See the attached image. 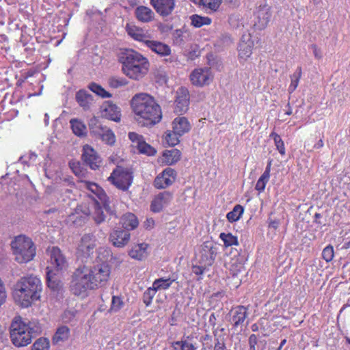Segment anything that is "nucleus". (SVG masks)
Listing matches in <instances>:
<instances>
[{
    "mask_svg": "<svg viewBox=\"0 0 350 350\" xmlns=\"http://www.w3.org/2000/svg\"><path fill=\"white\" fill-rule=\"evenodd\" d=\"M248 342L250 347H256L258 342V338L256 335L254 334L250 335L248 339Z\"/></svg>",
    "mask_w": 350,
    "mask_h": 350,
    "instance_id": "e2e57ef3",
    "label": "nucleus"
},
{
    "mask_svg": "<svg viewBox=\"0 0 350 350\" xmlns=\"http://www.w3.org/2000/svg\"><path fill=\"white\" fill-rule=\"evenodd\" d=\"M334 256V247L331 245L326 246L322 252V258L327 262L332 260Z\"/></svg>",
    "mask_w": 350,
    "mask_h": 350,
    "instance_id": "864d4df0",
    "label": "nucleus"
},
{
    "mask_svg": "<svg viewBox=\"0 0 350 350\" xmlns=\"http://www.w3.org/2000/svg\"><path fill=\"white\" fill-rule=\"evenodd\" d=\"M217 247L213 241L204 242L199 254L198 263L204 265H213L217 255Z\"/></svg>",
    "mask_w": 350,
    "mask_h": 350,
    "instance_id": "9d476101",
    "label": "nucleus"
},
{
    "mask_svg": "<svg viewBox=\"0 0 350 350\" xmlns=\"http://www.w3.org/2000/svg\"><path fill=\"white\" fill-rule=\"evenodd\" d=\"M189 98L188 90L183 87L178 88L176 92L175 100V111L180 114L185 113L189 108Z\"/></svg>",
    "mask_w": 350,
    "mask_h": 350,
    "instance_id": "f3484780",
    "label": "nucleus"
},
{
    "mask_svg": "<svg viewBox=\"0 0 350 350\" xmlns=\"http://www.w3.org/2000/svg\"><path fill=\"white\" fill-rule=\"evenodd\" d=\"M150 4L159 15L167 16L174 9L175 0H150Z\"/></svg>",
    "mask_w": 350,
    "mask_h": 350,
    "instance_id": "a211bd4d",
    "label": "nucleus"
},
{
    "mask_svg": "<svg viewBox=\"0 0 350 350\" xmlns=\"http://www.w3.org/2000/svg\"><path fill=\"white\" fill-rule=\"evenodd\" d=\"M157 291L153 286L148 288L143 294V302L146 306H149L155 296Z\"/></svg>",
    "mask_w": 350,
    "mask_h": 350,
    "instance_id": "8fccbe9b",
    "label": "nucleus"
},
{
    "mask_svg": "<svg viewBox=\"0 0 350 350\" xmlns=\"http://www.w3.org/2000/svg\"><path fill=\"white\" fill-rule=\"evenodd\" d=\"M180 156L181 152L178 149L166 150L163 152V160L165 164L172 165L180 160Z\"/></svg>",
    "mask_w": 350,
    "mask_h": 350,
    "instance_id": "c756f323",
    "label": "nucleus"
},
{
    "mask_svg": "<svg viewBox=\"0 0 350 350\" xmlns=\"http://www.w3.org/2000/svg\"><path fill=\"white\" fill-rule=\"evenodd\" d=\"M254 16V27L259 30L265 29L271 16L270 7L267 5H259L255 11Z\"/></svg>",
    "mask_w": 350,
    "mask_h": 350,
    "instance_id": "f8f14e48",
    "label": "nucleus"
},
{
    "mask_svg": "<svg viewBox=\"0 0 350 350\" xmlns=\"http://www.w3.org/2000/svg\"><path fill=\"white\" fill-rule=\"evenodd\" d=\"M145 45L152 52L161 55L167 56L171 53V49L167 45L161 42L148 39Z\"/></svg>",
    "mask_w": 350,
    "mask_h": 350,
    "instance_id": "5701e85b",
    "label": "nucleus"
},
{
    "mask_svg": "<svg viewBox=\"0 0 350 350\" xmlns=\"http://www.w3.org/2000/svg\"><path fill=\"white\" fill-rule=\"evenodd\" d=\"M70 336V330L66 325H61L56 329L53 338L52 343L54 345H62L67 342Z\"/></svg>",
    "mask_w": 350,
    "mask_h": 350,
    "instance_id": "393cba45",
    "label": "nucleus"
},
{
    "mask_svg": "<svg viewBox=\"0 0 350 350\" xmlns=\"http://www.w3.org/2000/svg\"><path fill=\"white\" fill-rule=\"evenodd\" d=\"M70 124L72 132L78 137H84L87 134V128L85 124L78 119H71Z\"/></svg>",
    "mask_w": 350,
    "mask_h": 350,
    "instance_id": "473e14b6",
    "label": "nucleus"
},
{
    "mask_svg": "<svg viewBox=\"0 0 350 350\" xmlns=\"http://www.w3.org/2000/svg\"><path fill=\"white\" fill-rule=\"evenodd\" d=\"M310 48L312 50L313 55L316 59H321L323 57L321 50L316 44H311Z\"/></svg>",
    "mask_w": 350,
    "mask_h": 350,
    "instance_id": "052dcab7",
    "label": "nucleus"
},
{
    "mask_svg": "<svg viewBox=\"0 0 350 350\" xmlns=\"http://www.w3.org/2000/svg\"><path fill=\"white\" fill-rule=\"evenodd\" d=\"M179 137L174 131H167L164 135L165 140L170 146L178 144L180 142Z\"/></svg>",
    "mask_w": 350,
    "mask_h": 350,
    "instance_id": "de8ad7c7",
    "label": "nucleus"
},
{
    "mask_svg": "<svg viewBox=\"0 0 350 350\" xmlns=\"http://www.w3.org/2000/svg\"><path fill=\"white\" fill-rule=\"evenodd\" d=\"M191 24L196 27L200 28L203 25H208L211 23V19L206 16H202L198 14H193L190 16Z\"/></svg>",
    "mask_w": 350,
    "mask_h": 350,
    "instance_id": "4c0bfd02",
    "label": "nucleus"
},
{
    "mask_svg": "<svg viewBox=\"0 0 350 350\" xmlns=\"http://www.w3.org/2000/svg\"><path fill=\"white\" fill-rule=\"evenodd\" d=\"M271 166V161L266 167V169L265 172L262 173V174L260 176L259 179L258 180L255 189L258 191L259 192H262L265 190V186L267 183H268L270 177V167Z\"/></svg>",
    "mask_w": 350,
    "mask_h": 350,
    "instance_id": "72a5a7b5",
    "label": "nucleus"
},
{
    "mask_svg": "<svg viewBox=\"0 0 350 350\" xmlns=\"http://www.w3.org/2000/svg\"><path fill=\"white\" fill-rule=\"evenodd\" d=\"M126 31L133 39L142 42L144 44L146 43V40L149 39L148 36L144 33L142 29L135 26H127Z\"/></svg>",
    "mask_w": 350,
    "mask_h": 350,
    "instance_id": "2f4dec72",
    "label": "nucleus"
},
{
    "mask_svg": "<svg viewBox=\"0 0 350 350\" xmlns=\"http://www.w3.org/2000/svg\"><path fill=\"white\" fill-rule=\"evenodd\" d=\"M324 144L322 139H320L317 144H314V148L316 149L321 148L323 146Z\"/></svg>",
    "mask_w": 350,
    "mask_h": 350,
    "instance_id": "69168bd1",
    "label": "nucleus"
},
{
    "mask_svg": "<svg viewBox=\"0 0 350 350\" xmlns=\"http://www.w3.org/2000/svg\"><path fill=\"white\" fill-rule=\"evenodd\" d=\"M129 138L133 143V145L137 147L140 153L146 154L148 156H153L156 154V150L145 142L142 135L135 132H130L129 133Z\"/></svg>",
    "mask_w": 350,
    "mask_h": 350,
    "instance_id": "ddd939ff",
    "label": "nucleus"
},
{
    "mask_svg": "<svg viewBox=\"0 0 350 350\" xmlns=\"http://www.w3.org/2000/svg\"><path fill=\"white\" fill-rule=\"evenodd\" d=\"M219 238L224 241L226 247L239 245L237 237L232 235L231 233L222 232L220 234Z\"/></svg>",
    "mask_w": 350,
    "mask_h": 350,
    "instance_id": "a18cd8bd",
    "label": "nucleus"
},
{
    "mask_svg": "<svg viewBox=\"0 0 350 350\" xmlns=\"http://www.w3.org/2000/svg\"><path fill=\"white\" fill-rule=\"evenodd\" d=\"M12 253L18 263H26L36 256V246L32 240L25 235H18L11 242Z\"/></svg>",
    "mask_w": 350,
    "mask_h": 350,
    "instance_id": "423d86ee",
    "label": "nucleus"
},
{
    "mask_svg": "<svg viewBox=\"0 0 350 350\" xmlns=\"http://www.w3.org/2000/svg\"><path fill=\"white\" fill-rule=\"evenodd\" d=\"M161 174L170 179L173 178V183H174L176 176V172L174 169L167 167L165 169Z\"/></svg>",
    "mask_w": 350,
    "mask_h": 350,
    "instance_id": "bf43d9fd",
    "label": "nucleus"
},
{
    "mask_svg": "<svg viewBox=\"0 0 350 350\" xmlns=\"http://www.w3.org/2000/svg\"><path fill=\"white\" fill-rule=\"evenodd\" d=\"M93 217L95 222L98 224L102 223L105 220V215L100 207L96 208Z\"/></svg>",
    "mask_w": 350,
    "mask_h": 350,
    "instance_id": "6e6d98bb",
    "label": "nucleus"
},
{
    "mask_svg": "<svg viewBox=\"0 0 350 350\" xmlns=\"http://www.w3.org/2000/svg\"><path fill=\"white\" fill-rule=\"evenodd\" d=\"M131 107L135 114L138 117L137 121L142 118L144 120L143 125H154L162 118L160 106L156 103L153 97L147 94H138L131 100Z\"/></svg>",
    "mask_w": 350,
    "mask_h": 350,
    "instance_id": "f03ea898",
    "label": "nucleus"
},
{
    "mask_svg": "<svg viewBox=\"0 0 350 350\" xmlns=\"http://www.w3.org/2000/svg\"><path fill=\"white\" fill-rule=\"evenodd\" d=\"M31 350H50L49 340L44 337L38 338L32 345Z\"/></svg>",
    "mask_w": 350,
    "mask_h": 350,
    "instance_id": "c03bdc74",
    "label": "nucleus"
},
{
    "mask_svg": "<svg viewBox=\"0 0 350 350\" xmlns=\"http://www.w3.org/2000/svg\"><path fill=\"white\" fill-rule=\"evenodd\" d=\"M301 68L297 67L295 72L291 76V83L288 89V91L290 94L293 93L297 88L299 79L301 77Z\"/></svg>",
    "mask_w": 350,
    "mask_h": 350,
    "instance_id": "79ce46f5",
    "label": "nucleus"
},
{
    "mask_svg": "<svg viewBox=\"0 0 350 350\" xmlns=\"http://www.w3.org/2000/svg\"><path fill=\"white\" fill-rule=\"evenodd\" d=\"M76 100L84 109L89 108L92 101V96L85 90H80L76 93Z\"/></svg>",
    "mask_w": 350,
    "mask_h": 350,
    "instance_id": "7c9ffc66",
    "label": "nucleus"
},
{
    "mask_svg": "<svg viewBox=\"0 0 350 350\" xmlns=\"http://www.w3.org/2000/svg\"><path fill=\"white\" fill-rule=\"evenodd\" d=\"M106 126L101 124L99 120L94 117L90 120L89 122V128L91 133L94 135L97 136L98 134H100V132L105 129Z\"/></svg>",
    "mask_w": 350,
    "mask_h": 350,
    "instance_id": "37998d69",
    "label": "nucleus"
},
{
    "mask_svg": "<svg viewBox=\"0 0 350 350\" xmlns=\"http://www.w3.org/2000/svg\"><path fill=\"white\" fill-rule=\"evenodd\" d=\"M96 137H99L105 144L112 146L116 142V136L113 131L107 126Z\"/></svg>",
    "mask_w": 350,
    "mask_h": 350,
    "instance_id": "58836bf2",
    "label": "nucleus"
},
{
    "mask_svg": "<svg viewBox=\"0 0 350 350\" xmlns=\"http://www.w3.org/2000/svg\"><path fill=\"white\" fill-rule=\"evenodd\" d=\"M109 85L113 88H118L127 84V81L124 78L111 77L108 81Z\"/></svg>",
    "mask_w": 350,
    "mask_h": 350,
    "instance_id": "603ef678",
    "label": "nucleus"
},
{
    "mask_svg": "<svg viewBox=\"0 0 350 350\" xmlns=\"http://www.w3.org/2000/svg\"><path fill=\"white\" fill-rule=\"evenodd\" d=\"M103 118L118 122L121 119L120 109L111 101H105L100 106Z\"/></svg>",
    "mask_w": 350,
    "mask_h": 350,
    "instance_id": "4468645a",
    "label": "nucleus"
},
{
    "mask_svg": "<svg viewBox=\"0 0 350 350\" xmlns=\"http://www.w3.org/2000/svg\"><path fill=\"white\" fill-rule=\"evenodd\" d=\"M82 159L92 170H94L98 169L101 163L100 157L89 145L83 146Z\"/></svg>",
    "mask_w": 350,
    "mask_h": 350,
    "instance_id": "2eb2a0df",
    "label": "nucleus"
},
{
    "mask_svg": "<svg viewBox=\"0 0 350 350\" xmlns=\"http://www.w3.org/2000/svg\"><path fill=\"white\" fill-rule=\"evenodd\" d=\"M189 78L193 85L197 87H203L211 83L213 81V75L211 68H198L191 72Z\"/></svg>",
    "mask_w": 350,
    "mask_h": 350,
    "instance_id": "9b49d317",
    "label": "nucleus"
},
{
    "mask_svg": "<svg viewBox=\"0 0 350 350\" xmlns=\"http://www.w3.org/2000/svg\"><path fill=\"white\" fill-rule=\"evenodd\" d=\"M120 224L122 225L124 230L129 232L138 226L139 221L134 214L127 213L122 216Z\"/></svg>",
    "mask_w": 350,
    "mask_h": 350,
    "instance_id": "c85d7f7f",
    "label": "nucleus"
},
{
    "mask_svg": "<svg viewBox=\"0 0 350 350\" xmlns=\"http://www.w3.org/2000/svg\"><path fill=\"white\" fill-rule=\"evenodd\" d=\"M124 305V303L121 297L113 295L112 297L110 310L116 312L122 309Z\"/></svg>",
    "mask_w": 350,
    "mask_h": 350,
    "instance_id": "3c124183",
    "label": "nucleus"
},
{
    "mask_svg": "<svg viewBox=\"0 0 350 350\" xmlns=\"http://www.w3.org/2000/svg\"><path fill=\"white\" fill-rule=\"evenodd\" d=\"M221 0H200L199 5L206 10L207 13H212L218 10Z\"/></svg>",
    "mask_w": 350,
    "mask_h": 350,
    "instance_id": "c9c22d12",
    "label": "nucleus"
},
{
    "mask_svg": "<svg viewBox=\"0 0 350 350\" xmlns=\"http://www.w3.org/2000/svg\"><path fill=\"white\" fill-rule=\"evenodd\" d=\"M88 88L92 92L102 98H110L111 96V94L109 92H107L100 85L96 83H90Z\"/></svg>",
    "mask_w": 350,
    "mask_h": 350,
    "instance_id": "49530a36",
    "label": "nucleus"
},
{
    "mask_svg": "<svg viewBox=\"0 0 350 350\" xmlns=\"http://www.w3.org/2000/svg\"><path fill=\"white\" fill-rule=\"evenodd\" d=\"M50 256V265L47 267L49 269L54 270L56 272L66 271L68 264L66 258L57 247H49L47 250Z\"/></svg>",
    "mask_w": 350,
    "mask_h": 350,
    "instance_id": "6e6552de",
    "label": "nucleus"
},
{
    "mask_svg": "<svg viewBox=\"0 0 350 350\" xmlns=\"http://www.w3.org/2000/svg\"><path fill=\"white\" fill-rule=\"evenodd\" d=\"M77 314V310L75 308L66 310L63 314V319L65 322H71L74 320Z\"/></svg>",
    "mask_w": 350,
    "mask_h": 350,
    "instance_id": "5fc2aeb1",
    "label": "nucleus"
},
{
    "mask_svg": "<svg viewBox=\"0 0 350 350\" xmlns=\"http://www.w3.org/2000/svg\"><path fill=\"white\" fill-rule=\"evenodd\" d=\"M109 276L110 267L107 263H99L92 267L79 266L72 276L70 291L76 296L85 297L89 290L104 286Z\"/></svg>",
    "mask_w": 350,
    "mask_h": 350,
    "instance_id": "f257e3e1",
    "label": "nucleus"
},
{
    "mask_svg": "<svg viewBox=\"0 0 350 350\" xmlns=\"http://www.w3.org/2000/svg\"><path fill=\"white\" fill-rule=\"evenodd\" d=\"M175 280H176L175 278H159V279H156L153 282L152 286L156 290V291H160V290H166V289H167V288H169L170 287L172 284Z\"/></svg>",
    "mask_w": 350,
    "mask_h": 350,
    "instance_id": "f704fd0d",
    "label": "nucleus"
},
{
    "mask_svg": "<svg viewBox=\"0 0 350 350\" xmlns=\"http://www.w3.org/2000/svg\"><path fill=\"white\" fill-rule=\"evenodd\" d=\"M135 14L137 19L142 23H149L154 18V12L150 8L144 5L137 7Z\"/></svg>",
    "mask_w": 350,
    "mask_h": 350,
    "instance_id": "bb28decb",
    "label": "nucleus"
},
{
    "mask_svg": "<svg viewBox=\"0 0 350 350\" xmlns=\"http://www.w3.org/2000/svg\"><path fill=\"white\" fill-rule=\"evenodd\" d=\"M226 346L224 341L223 340L216 338L213 349L226 350Z\"/></svg>",
    "mask_w": 350,
    "mask_h": 350,
    "instance_id": "680f3d73",
    "label": "nucleus"
},
{
    "mask_svg": "<svg viewBox=\"0 0 350 350\" xmlns=\"http://www.w3.org/2000/svg\"><path fill=\"white\" fill-rule=\"evenodd\" d=\"M40 280L34 275L21 278L15 284L13 297L23 308H28L40 297L42 291Z\"/></svg>",
    "mask_w": 350,
    "mask_h": 350,
    "instance_id": "7ed1b4c3",
    "label": "nucleus"
},
{
    "mask_svg": "<svg viewBox=\"0 0 350 350\" xmlns=\"http://www.w3.org/2000/svg\"><path fill=\"white\" fill-rule=\"evenodd\" d=\"M216 320L215 316L214 314H211L209 317V323L212 324L213 326L215 325V321Z\"/></svg>",
    "mask_w": 350,
    "mask_h": 350,
    "instance_id": "338daca9",
    "label": "nucleus"
},
{
    "mask_svg": "<svg viewBox=\"0 0 350 350\" xmlns=\"http://www.w3.org/2000/svg\"><path fill=\"white\" fill-rule=\"evenodd\" d=\"M62 273L56 272L54 270L49 269L46 272L47 286L53 291H59L63 285L61 280Z\"/></svg>",
    "mask_w": 350,
    "mask_h": 350,
    "instance_id": "b1692460",
    "label": "nucleus"
},
{
    "mask_svg": "<svg viewBox=\"0 0 350 350\" xmlns=\"http://www.w3.org/2000/svg\"><path fill=\"white\" fill-rule=\"evenodd\" d=\"M107 180L118 189L126 191L133 183V172L131 169L117 166Z\"/></svg>",
    "mask_w": 350,
    "mask_h": 350,
    "instance_id": "0eeeda50",
    "label": "nucleus"
},
{
    "mask_svg": "<svg viewBox=\"0 0 350 350\" xmlns=\"http://www.w3.org/2000/svg\"><path fill=\"white\" fill-rule=\"evenodd\" d=\"M96 238L93 234L88 233L82 236L77 250V254L82 260L93 255L96 247Z\"/></svg>",
    "mask_w": 350,
    "mask_h": 350,
    "instance_id": "1a4fd4ad",
    "label": "nucleus"
},
{
    "mask_svg": "<svg viewBox=\"0 0 350 350\" xmlns=\"http://www.w3.org/2000/svg\"><path fill=\"white\" fill-rule=\"evenodd\" d=\"M190 129V124L185 117H177L172 122V131L179 135V136H182L189 132Z\"/></svg>",
    "mask_w": 350,
    "mask_h": 350,
    "instance_id": "a878e982",
    "label": "nucleus"
},
{
    "mask_svg": "<svg viewBox=\"0 0 350 350\" xmlns=\"http://www.w3.org/2000/svg\"><path fill=\"white\" fill-rule=\"evenodd\" d=\"M279 226V221L277 220L271 221L269 222V227L276 229Z\"/></svg>",
    "mask_w": 350,
    "mask_h": 350,
    "instance_id": "0e129e2a",
    "label": "nucleus"
},
{
    "mask_svg": "<svg viewBox=\"0 0 350 350\" xmlns=\"http://www.w3.org/2000/svg\"><path fill=\"white\" fill-rule=\"evenodd\" d=\"M7 292L5 285L0 278V306H1L6 301Z\"/></svg>",
    "mask_w": 350,
    "mask_h": 350,
    "instance_id": "4d7b16f0",
    "label": "nucleus"
},
{
    "mask_svg": "<svg viewBox=\"0 0 350 350\" xmlns=\"http://www.w3.org/2000/svg\"><path fill=\"white\" fill-rule=\"evenodd\" d=\"M173 184V178H168L162 174L158 175L154 180V186L157 189H165Z\"/></svg>",
    "mask_w": 350,
    "mask_h": 350,
    "instance_id": "ea45409f",
    "label": "nucleus"
},
{
    "mask_svg": "<svg viewBox=\"0 0 350 350\" xmlns=\"http://www.w3.org/2000/svg\"><path fill=\"white\" fill-rule=\"evenodd\" d=\"M243 207L240 204H237L232 211L228 213L226 217L230 222L238 221L243 213Z\"/></svg>",
    "mask_w": 350,
    "mask_h": 350,
    "instance_id": "a19ab883",
    "label": "nucleus"
},
{
    "mask_svg": "<svg viewBox=\"0 0 350 350\" xmlns=\"http://www.w3.org/2000/svg\"><path fill=\"white\" fill-rule=\"evenodd\" d=\"M270 137L273 138V139L274 140L275 145L279 152L281 154L284 155L285 154V148L284 142L281 139L280 136L278 134L273 132L270 134Z\"/></svg>",
    "mask_w": 350,
    "mask_h": 350,
    "instance_id": "09e8293b",
    "label": "nucleus"
},
{
    "mask_svg": "<svg viewBox=\"0 0 350 350\" xmlns=\"http://www.w3.org/2000/svg\"><path fill=\"white\" fill-rule=\"evenodd\" d=\"M230 313L232 314L231 321L235 327L242 325L248 315L247 308L243 306L234 307Z\"/></svg>",
    "mask_w": 350,
    "mask_h": 350,
    "instance_id": "4be33fe9",
    "label": "nucleus"
},
{
    "mask_svg": "<svg viewBox=\"0 0 350 350\" xmlns=\"http://www.w3.org/2000/svg\"><path fill=\"white\" fill-rule=\"evenodd\" d=\"M209 267V265H204L200 264L199 265H193L192 267V272L196 275H200L203 274L206 270H208V267Z\"/></svg>",
    "mask_w": 350,
    "mask_h": 350,
    "instance_id": "13d9d810",
    "label": "nucleus"
},
{
    "mask_svg": "<svg viewBox=\"0 0 350 350\" xmlns=\"http://www.w3.org/2000/svg\"><path fill=\"white\" fill-rule=\"evenodd\" d=\"M40 332V327L34 323L16 316L9 327L10 338L12 345L18 348L27 347Z\"/></svg>",
    "mask_w": 350,
    "mask_h": 350,
    "instance_id": "20e7f679",
    "label": "nucleus"
},
{
    "mask_svg": "<svg viewBox=\"0 0 350 350\" xmlns=\"http://www.w3.org/2000/svg\"><path fill=\"white\" fill-rule=\"evenodd\" d=\"M286 107L288 108V109L286 110L285 113L286 115H288V116L291 115L292 114V109H291V107L290 105V103H288Z\"/></svg>",
    "mask_w": 350,
    "mask_h": 350,
    "instance_id": "774afa93",
    "label": "nucleus"
},
{
    "mask_svg": "<svg viewBox=\"0 0 350 350\" xmlns=\"http://www.w3.org/2000/svg\"><path fill=\"white\" fill-rule=\"evenodd\" d=\"M123 73L133 80L142 79L148 72V59L141 53L132 49H126L119 57Z\"/></svg>",
    "mask_w": 350,
    "mask_h": 350,
    "instance_id": "39448f33",
    "label": "nucleus"
},
{
    "mask_svg": "<svg viewBox=\"0 0 350 350\" xmlns=\"http://www.w3.org/2000/svg\"><path fill=\"white\" fill-rule=\"evenodd\" d=\"M253 47L254 42L252 40L251 35L250 33L243 34L238 46L239 57L246 59L251 55Z\"/></svg>",
    "mask_w": 350,
    "mask_h": 350,
    "instance_id": "412c9836",
    "label": "nucleus"
},
{
    "mask_svg": "<svg viewBox=\"0 0 350 350\" xmlns=\"http://www.w3.org/2000/svg\"><path fill=\"white\" fill-rule=\"evenodd\" d=\"M85 187L91 191L101 202L107 211H110V207L108 202V197L105 191L98 185L95 183L85 181Z\"/></svg>",
    "mask_w": 350,
    "mask_h": 350,
    "instance_id": "aec40b11",
    "label": "nucleus"
},
{
    "mask_svg": "<svg viewBox=\"0 0 350 350\" xmlns=\"http://www.w3.org/2000/svg\"><path fill=\"white\" fill-rule=\"evenodd\" d=\"M148 245L145 243L134 245L129 252V255L133 259L142 260L148 256L147 249Z\"/></svg>",
    "mask_w": 350,
    "mask_h": 350,
    "instance_id": "cd10ccee",
    "label": "nucleus"
},
{
    "mask_svg": "<svg viewBox=\"0 0 350 350\" xmlns=\"http://www.w3.org/2000/svg\"><path fill=\"white\" fill-rule=\"evenodd\" d=\"M172 199V193L170 191L159 193L152 201L150 209L154 213H159L167 206Z\"/></svg>",
    "mask_w": 350,
    "mask_h": 350,
    "instance_id": "6ab92c4d",
    "label": "nucleus"
},
{
    "mask_svg": "<svg viewBox=\"0 0 350 350\" xmlns=\"http://www.w3.org/2000/svg\"><path fill=\"white\" fill-rule=\"evenodd\" d=\"M174 350H197L198 347L187 339H181L172 343Z\"/></svg>",
    "mask_w": 350,
    "mask_h": 350,
    "instance_id": "e433bc0d",
    "label": "nucleus"
},
{
    "mask_svg": "<svg viewBox=\"0 0 350 350\" xmlns=\"http://www.w3.org/2000/svg\"><path fill=\"white\" fill-rule=\"evenodd\" d=\"M131 238V234L123 229H113L109 235V241L116 247H124L126 246Z\"/></svg>",
    "mask_w": 350,
    "mask_h": 350,
    "instance_id": "dca6fc26",
    "label": "nucleus"
}]
</instances>
